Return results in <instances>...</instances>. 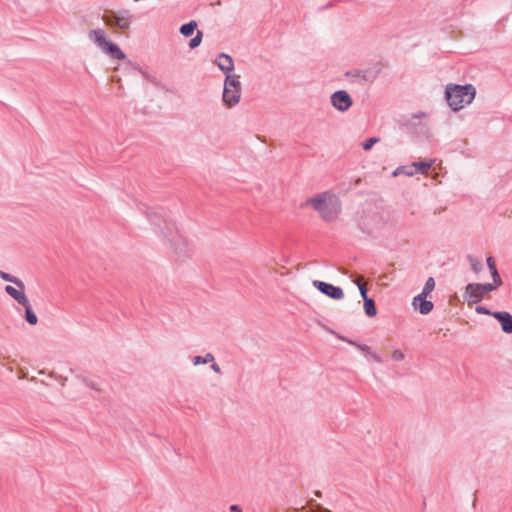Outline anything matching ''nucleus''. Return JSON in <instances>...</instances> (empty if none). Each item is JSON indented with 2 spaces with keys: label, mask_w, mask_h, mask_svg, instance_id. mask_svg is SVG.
Returning a JSON list of instances; mask_svg holds the SVG:
<instances>
[{
  "label": "nucleus",
  "mask_w": 512,
  "mask_h": 512,
  "mask_svg": "<svg viewBox=\"0 0 512 512\" xmlns=\"http://www.w3.org/2000/svg\"><path fill=\"white\" fill-rule=\"evenodd\" d=\"M147 217L151 224L160 227V233L167 239L177 260H184L192 255L193 249L188 241L179 233L174 223L166 219L162 212L149 210L147 211Z\"/></svg>",
  "instance_id": "f257e3e1"
},
{
  "label": "nucleus",
  "mask_w": 512,
  "mask_h": 512,
  "mask_svg": "<svg viewBox=\"0 0 512 512\" xmlns=\"http://www.w3.org/2000/svg\"><path fill=\"white\" fill-rule=\"evenodd\" d=\"M311 206L325 222L335 221L341 212V202L337 196L322 192L308 198L302 207Z\"/></svg>",
  "instance_id": "f03ea898"
},
{
  "label": "nucleus",
  "mask_w": 512,
  "mask_h": 512,
  "mask_svg": "<svg viewBox=\"0 0 512 512\" xmlns=\"http://www.w3.org/2000/svg\"><path fill=\"white\" fill-rule=\"evenodd\" d=\"M475 95L476 89L472 84H448L445 89L446 101L453 111H459L470 104Z\"/></svg>",
  "instance_id": "7ed1b4c3"
},
{
  "label": "nucleus",
  "mask_w": 512,
  "mask_h": 512,
  "mask_svg": "<svg viewBox=\"0 0 512 512\" xmlns=\"http://www.w3.org/2000/svg\"><path fill=\"white\" fill-rule=\"evenodd\" d=\"M242 87L240 76L237 74H227L224 80V90L222 99L226 106L234 107L240 101Z\"/></svg>",
  "instance_id": "20e7f679"
},
{
  "label": "nucleus",
  "mask_w": 512,
  "mask_h": 512,
  "mask_svg": "<svg viewBox=\"0 0 512 512\" xmlns=\"http://www.w3.org/2000/svg\"><path fill=\"white\" fill-rule=\"evenodd\" d=\"M102 20L106 26L110 28H117L121 31L129 29L132 22V15L129 11L123 10L120 12H109L102 16Z\"/></svg>",
  "instance_id": "39448f33"
},
{
  "label": "nucleus",
  "mask_w": 512,
  "mask_h": 512,
  "mask_svg": "<svg viewBox=\"0 0 512 512\" xmlns=\"http://www.w3.org/2000/svg\"><path fill=\"white\" fill-rule=\"evenodd\" d=\"M500 287L495 283H470L466 286L465 294L474 302L479 301L485 294Z\"/></svg>",
  "instance_id": "423d86ee"
},
{
  "label": "nucleus",
  "mask_w": 512,
  "mask_h": 512,
  "mask_svg": "<svg viewBox=\"0 0 512 512\" xmlns=\"http://www.w3.org/2000/svg\"><path fill=\"white\" fill-rule=\"evenodd\" d=\"M331 103L340 112L347 111L353 104L351 96L345 90H338L331 95Z\"/></svg>",
  "instance_id": "0eeeda50"
},
{
  "label": "nucleus",
  "mask_w": 512,
  "mask_h": 512,
  "mask_svg": "<svg viewBox=\"0 0 512 512\" xmlns=\"http://www.w3.org/2000/svg\"><path fill=\"white\" fill-rule=\"evenodd\" d=\"M313 286L321 293L332 299L340 300L344 297L343 290L340 287L334 286L330 283H326L320 280H314Z\"/></svg>",
  "instance_id": "6e6552de"
},
{
  "label": "nucleus",
  "mask_w": 512,
  "mask_h": 512,
  "mask_svg": "<svg viewBox=\"0 0 512 512\" xmlns=\"http://www.w3.org/2000/svg\"><path fill=\"white\" fill-rule=\"evenodd\" d=\"M380 73V69H355L346 73L347 76L356 78L360 83H373Z\"/></svg>",
  "instance_id": "1a4fd4ad"
},
{
  "label": "nucleus",
  "mask_w": 512,
  "mask_h": 512,
  "mask_svg": "<svg viewBox=\"0 0 512 512\" xmlns=\"http://www.w3.org/2000/svg\"><path fill=\"white\" fill-rule=\"evenodd\" d=\"M492 316L500 323L503 332L512 333V314L506 311H496L492 313Z\"/></svg>",
  "instance_id": "9d476101"
},
{
  "label": "nucleus",
  "mask_w": 512,
  "mask_h": 512,
  "mask_svg": "<svg viewBox=\"0 0 512 512\" xmlns=\"http://www.w3.org/2000/svg\"><path fill=\"white\" fill-rule=\"evenodd\" d=\"M88 39L93 42L101 51L104 50L106 45L108 44V40L106 39V32L101 28L92 29L88 32Z\"/></svg>",
  "instance_id": "9b49d317"
},
{
  "label": "nucleus",
  "mask_w": 512,
  "mask_h": 512,
  "mask_svg": "<svg viewBox=\"0 0 512 512\" xmlns=\"http://www.w3.org/2000/svg\"><path fill=\"white\" fill-rule=\"evenodd\" d=\"M217 67L224 73L230 74L234 70V61L232 57L226 53H220L215 61Z\"/></svg>",
  "instance_id": "f8f14e48"
},
{
  "label": "nucleus",
  "mask_w": 512,
  "mask_h": 512,
  "mask_svg": "<svg viewBox=\"0 0 512 512\" xmlns=\"http://www.w3.org/2000/svg\"><path fill=\"white\" fill-rule=\"evenodd\" d=\"M427 296L417 295L413 299V305L415 306L418 311L423 314L427 315L433 310V303L429 300H426Z\"/></svg>",
  "instance_id": "ddd939ff"
},
{
  "label": "nucleus",
  "mask_w": 512,
  "mask_h": 512,
  "mask_svg": "<svg viewBox=\"0 0 512 512\" xmlns=\"http://www.w3.org/2000/svg\"><path fill=\"white\" fill-rule=\"evenodd\" d=\"M102 52L109 55L113 59L123 60L126 58L125 53L120 49V47L111 41L108 42Z\"/></svg>",
  "instance_id": "4468645a"
},
{
  "label": "nucleus",
  "mask_w": 512,
  "mask_h": 512,
  "mask_svg": "<svg viewBox=\"0 0 512 512\" xmlns=\"http://www.w3.org/2000/svg\"><path fill=\"white\" fill-rule=\"evenodd\" d=\"M25 289H16L14 288L13 286H10V285H7L5 287V292L10 296L12 297L16 302H18L20 305L21 304H26L27 303V296L24 292Z\"/></svg>",
  "instance_id": "2eb2a0df"
},
{
  "label": "nucleus",
  "mask_w": 512,
  "mask_h": 512,
  "mask_svg": "<svg viewBox=\"0 0 512 512\" xmlns=\"http://www.w3.org/2000/svg\"><path fill=\"white\" fill-rule=\"evenodd\" d=\"M433 163L434 160L414 162L411 165V168H414V170H412L411 172H406V175L413 176L414 174H426L433 165Z\"/></svg>",
  "instance_id": "dca6fc26"
},
{
  "label": "nucleus",
  "mask_w": 512,
  "mask_h": 512,
  "mask_svg": "<svg viewBox=\"0 0 512 512\" xmlns=\"http://www.w3.org/2000/svg\"><path fill=\"white\" fill-rule=\"evenodd\" d=\"M486 263H487V266H488V268L490 270V273H491V276H492V279H493V283H495L496 285L501 286L503 284V282H502L501 276H500V274H499V272L497 270L495 259L492 256H489L486 259Z\"/></svg>",
  "instance_id": "f3484780"
},
{
  "label": "nucleus",
  "mask_w": 512,
  "mask_h": 512,
  "mask_svg": "<svg viewBox=\"0 0 512 512\" xmlns=\"http://www.w3.org/2000/svg\"><path fill=\"white\" fill-rule=\"evenodd\" d=\"M25 308V320L30 325H36L38 323V317L31 308L29 300L26 304H21Z\"/></svg>",
  "instance_id": "a211bd4d"
},
{
  "label": "nucleus",
  "mask_w": 512,
  "mask_h": 512,
  "mask_svg": "<svg viewBox=\"0 0 512 512\" xmlns=\"http://www.w3.org/2000/svg\"><path fill=\"white\" fill-rule=\"evenodd\" d=\"M0 278L3 279L4 281L13 283L20 289H25V284L22 280L2 270H0Z\"/></svg>",
  "instance_id": "6ab92c4d"
},
{
  "label": "nucleus",
  "mask_w": 512,
  "mask_h": 512,
  "mask_svg": "<svg viewBox=\"0 0 512 512\" xmlns=\"http://www.w3.org/2000/svg\"><path fill=\"white\" fill-rule=\"evenodd\" d=\"M363 301H364V311H365V314L368 317L376 316L377 309H376V305H375L374 300L372 298H366V299H363Z\"/></svg>",
  "instance_id": "aec40b11"
},
{
  "label": "nucleus",
  "mask_w": 512,
  "mask_h": 512,
  "mask_svg": "<svg viewBox=\"0 0 512 512\" xmlns=\"http://www.w3.org/2000/svg\"><path fill=\"white\" fill-rule=\"evenodd\" d=\"M196 28L197 22L195 20H191L190 22L183 24L180 27V33L185 37H189L194 33Z\"/></svg>",
  "instance_id": "412c9836"
},
{
  "label": "nucleus",
  "mask_w": 512,
  "mask_h": 512,
  "mask_svg": "<svg viewBox=\"0 0 512 512\" xmlns=\"http://www.w3.org/2000/svg\"><path fill=\"white\" fill-rule=\"evenodd\" d=\"M213 361H214V356L212 353H207L205 356L193 357L194 365L207 364V363H211Z\"/></svg>",
  "instance_id": "4be33fe9"
},
{
  "label": "nucleus",
  "mask_w": 512,
  "mask_h": 512,
  "mask_svg": "<svg viewBox=\"0 0 512 512\" xmlns=\"http://www.w3.org/2000/svg\"><path fill=\"white\" fill-rule=\"evenodd\" d=\"M435 288V280L433 277H429L423 287L422 292L419 295L428 296Z\"/></svg>",
  "instance_id": "5701e85b"
},
{
  "label": "nucleus",
  "mask_w": 512,
  "mask_h": 512,
  "mask_svg": "<svg viewBox=\"0 0 512 512\" xmlns=\"http://www.w3.org/2000/svg\"><path fill=\"white\" fill-rule=\"evenodd\" d=\"M467 260H468L473 272L479 273L482 270V264L476 257H474L472 255H468Z\"/></svg>",
  "instance_id": "b1692460"
},
{
  "label": "nucleus",
  "mask_w": 512,
  "mask_h": 512,
  "mask_svg": "<svg viewBox=\"0 0 512 512\" xmlns=\"http://www.w3.org/2000/svg\"><path fill=\"white\" fill-rule=\"evenodd\" d=\"M202 38H203V33L202 31L198 30L195 37H193L190 42H189V47L191 49H195L197 48L201 42H202Z\"/></svg>",
  "instance_id": "393cba45"
},
{
  "label": "nucleus",
  "mask_w": 512,
  "mask_h": 512,
  "mask_svg": "<svg viewBox=\"0 0 512 512\" xmlns=\"http://www.w3.org/2000/svg\"><path fill=\"white\" fill-rule=\"evenodd\" d=\"M362 281H363L362 276H359L356 280H354V283L358 286L362 298L366 299V298H369V297L367 296V288L362 283Z\"/></svg>",
  "instance_id": "a878e982"
},
{
  "label": "nucleus",
  "mask_w": 512,
  "mask_h": 512,
  "mask_svg": "<svg viewBox=\"0 0 512 512\" xmlns=\"http://www.w3.org/2000/svg\"><path fill=\"white\" fill-rule=\"evenodd\" d=\"M379 140L380 139L376 137L368 138L362 143V147L365 151H368L373 147L374 144L378 143Z\"/></svg>",
  "instance_id": "bb28decb"
},
{
  "label": "nucleus",
  "mask_w": 512,
  "mask_h": 512,
  "mask_svg": "<svg viewBox=\"0 0 512 512\" xmlns=\"http://www.w3.org/2000/svg\"><path fill=\"white\" fill-rule=\"evenodd\" d=\"M347 342L352 344V345H354L355 347H357L361 351L365 352L366 354L370 353V347L365 345V344H360V343H357V342L352 341V340H347Z\"/></svg>",
  "instance_id": "cd10ccee"
},
{
  "label": "nucleus",
  "mask_w": 512,
  "mask_h": 512,
  "mask_svg": "<svg viewBox=\"0 0 512 512\" xmlns=\"http://www.w3.org/2000/svg\"><path fill=\"white\" fill-rule=\"evenodd\" d=\"M392 358L395 361H401L404 359V354L401 350L396 349L392 353Z\"/></svg>",
  "instance_id": "c85d7f7f"
},
{
  "label": "nucleus",
  "mask_w": 512,
  "mask_h": 512,
  "mask_svg": "<svg viewBox=\"0 0 512 512\" xmlns=\"http://www.w3.org/2000/svg\"><path fill=\"white\" fill-rule=\"evenodd\" d=\"M476 312L479 313V314L491 315V316H492V313H493L488 308H486L484 306H477L476 307Z\"/></svg>",
  "instance_id": "c756f323"
},
{
  "label": "nucleus",
  "mask_w": 512,
  "mask_h": 512,
  "mask_svg": "<svg viewBox=\"0 0 512 512\" xmlns=\"http://www.w3.org/2000/svg\"><path fill=\"white\" fill-rule=\"evenodd\" d=\"M84 382H85V384H86L88 387H90V388H92V389H94V390H96V391H99V388L97 387V385H96L94 382L89 381V380H87V379H85V380H84Z\"/></svg>",
  "instance_id": "7c9ffc66"
},
{
  "label": "nucleus",
  "mask_w": 512,
  "mask_h": 512,
  "mask_svg": "<svg viewBox=\"0 0 512 512\" xmlns=\"http://www.w3.org/2000/svg\"><path fill=\"white\" fill-rule=\"evenodd\" d=\"M211 363H212V365H211L212 370H213L215 373L220 374V373H221V368H220V366H219L217 363H215L214 361H213V362H211Z\"/></svg>",
  "instance_id": "2f4dec72"
},
{
  "label": "nucleus",
  "mask_w": 512,
  "mask_h": 512,
  "mask_svg": "<svg viewBox=\"0 0 512 512\" xmlns=\"http://www.w3.org/2000/svg\"><path fill=\"white\" fill-rule=\"evenodd\" d=\"M368 354L371 356V358H372L375 362H377V363H381V362H382V359L380 358V356H379V355H377V354H375V353H371V352H370V353H368Z\"/></svg>",
  "instance_id": "473e14b6"
},
{
  "label": "nucleus",
  "mask_w": 512,
  "mask_h": 512,
  "mask_svg": "<svg viewBox=\"0 0 512 512\" xmlns=\"http://www.w3.org/2000/svg\"><path fill=\"white\" fill-rule=\"evenodd\" d=\"M314 512H331V511L318 504V505H316Z\"/></svg>",
  "instance_id": "72a5a7b5"
},
{
  "label": "nucleus",
  "mask_w": 512,
  "mask_h": 512,
  "mask_svg": "<svg viewBox=\"0 0 512 512\" xmlns=\"http://www.w3.org/2000/svg\"><path fill=\"white\" fill-rule=\"evenodd\" d=\"M231 512H242V509L239 505L233 504L230 506Z\"/></svg>",
  "instance_id": "f704fd0d"
},
{
  "label": "nucleus",
  "mask_w": 512,
  "mask_h": 512,
  "mask_svg": "<svg viewBox=\"0 0 512 512\" xmlns=\"http://www.w3.org/2000/svg\"><path fill=\"white\" fill-rule=\"evenodd\" d=\"M412 170H414V168H411V166L410 167H403L402 168V172L405 173V174H406V172H411Z\"/></svg>",
  "instance_id": "c9c22d12"
},
{
  "label": "nucleus",
  "mask_w": 512,
  "mask_h": 512,
  "mask_svg": "<svg viewBox=\"0 0 512 512\" xmlns=\"http://www.w3.org/2000/svg\"><path fill=\"white\" fill-rule=\"evenodd\" d=\"M316 496L320 497L321 496V492L320 491H317L316 493Z\"/></svg>",
  "instance_id": "e433bc0d"
},
{
  "label": "nucleus",
  "mask_w": 512,
  "mask_h": 512,
  "mask_svg": "<svg viewBox=\"0 0 512 512\" xmlns=\"http://www.w3.org/2000/svg\"><path fill=\"white\" fill-rule=\"evenodd\" d=\"M423 114H419V115H414V118H417V117H421Z\"/></svg>",
  "instance_id": "4c0bfd02"
}]
</instances>
